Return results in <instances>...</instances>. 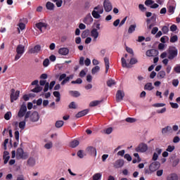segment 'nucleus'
Here are the masks:
<instances>
[{
    "label": "nucleus",
    "instance_id": "nucleus-1",
    "mask_svg": "<svg viewBox=\"0 0 180 180\" xmlns=\"http://www.w3.org/2000/svg\"><path fill=\"white\" fill-rule=\"evenodd\" d=\"M70 79H74V75H70L67 77V74L63 73L59 76L58 81L60 83V85H65V84H68V82H70Z\"/></svg>",
    "mask_w": 180,
    "mask_h": 180
},
{
    "label": "nucleus",
    "instance_id": "nucleus-2",
    "mask_svg": "<svg viewBox=\"0 0 180 180\" xmlns=\"http://www.w3.org/2000/svg\"><path fill=\"white\" fill-rule=\"evenodd\" d=\"M167 54L169 60H174L178 56V49L175 46H169L167 50Z\"/></svg>",
    "mask_w": 180,
    "mask_h": 180
},
{
    "label": "nucleus",
    "instance_id": "nucleus-3",
    "mask_svg": "<svg viewBox=\"0 0 180 180\" xmlns=\"http://www.w3.org/2000/svg\"><path fill=\"white\" fill-rule=\"evenodd\" d=\"M16 53L17 54L15 56V61H18V60H19V58H20V57H22L25 53V46L22 44L18 45L16 48Z\"/></svg>",
    "mask_w": 180,
    "mask_h": 180
},
{
    "label": "nucleus",
    "instance_id": "nucleus-4",
    "mask_svg": "<svg viewBox=\"0 0 180 180\" xmlns=\"http://www.w3.org/2000/svg\"><path fill=\"white\" fill-rule=\"evenodd\" d=\"M17 160H26L27 159V153H25L22 148H18L16 152Z\"/></svg>",
    "mask_w": 180,
    "mask_h": 180
},
{
    "label": "nucleus",
    "instance_id": "nucleus-5",
    "mask_svg": "<svg viewBox=\"0 0 180 180\" xmlns=\"http://www.w3.org/2000/svg\"><path fill=\"white\" fill-rule=\"evenodd\" d=\"M19 95H20V91L17 90L15 91V89H12L11 90V95H10L11 102L13 103L15 102V101H18V99H19Z\"/></svg>",
    "mask_w": 180,
    "mask_h": 180
},
{
    "label": "nucleus",
    "instance_id": "nucleus-6",
    "mask_svg": "<svg viewBox=\"0 0 180 180\" xmlns=\"http://www.w3.org/2000/svg\"><path fill=\"white\" fill-rule=\"evenodd\" d=\"M148 150V146L144 143H141L136 148V153H146Z\"/></svg>",
    "mask_w": 180,
    "mask_h": 180
},
{
    "label": "nucleus",
    "instance_id": "nucleus-7",
    "mask_svg": "<svg viewBox=\"0 0 180 180\" xmlns=\"http://www.w3.org/2000/svg\"><path fill=\"white\" fill-rule=\"evenodd\" d=\"M103 8L105 12H110L113 9V6L109 0H104L103 1Z\"/></svg>",
    "mask_w": 180,
    "mask_h": 180
},
{
    "label": "nucleus",
    "instance_id": "nucleus-8",
    "mask_svg": "<svg viewBox=\"0 0 180 180\" xmlns=\"http://www.w3.org/2000/svg\"><path fill=\"white\" fill-rule=\"evenodd\" d=\"M41 51V46L36 45L33 48H30L28 50V53L30 54H37V53H40Z\"/></svg>",
    "mask_w": 180,
    "mask_h": 180
},
{
    "label": "nucleus",
    "instance_id": "nucleus-9",
    "mask_svg": "<svg viewBox=\"0 0 180 180\" xmlns=\"http://www.w3.org/2000/svg\"><path fill=\"white\" fill-rule=\"evenodd\" d=\"M160 162H153L150 165L149 169L151 172H155V171L160 168Z\"/></svg>",
    "mask_w": 180,
    "mask_h": 180
},
{
    "label": "nucleus",
    "instance_id": "nucleus-10",
    "mask_svg": "<svg viewBox=\"0 0 180 180\" xmlns=\"http://www.w3.org/2000/svg\"><path fill=\"white\" fill-rule=\"evenodd\" d=\"M29 115H30V113H26L25 120L19 122L18 127L20 129V130H25V127H26V120L29 119Z\"/></svg>",
    "mask_w": 180,
    "mask_h": 180
},
{
    "label": "nucleus",
    "instance_id": "nucleus-11",
    "mask_svg": "<svg viewBox=\"0 0 180 180\" xmlns=\"http://www.w3.org/2000/svg\"><path fill=\"white\" fill-rule=\"evenodd\" d=\"M124 98V92L122 90H118L116 94V101L117 102H120L123 101Z\"/></svg>",
    "mask_w": 180,
    "mask_h": 180
},
{
    "label": "nucleus",
    "instance_id": "nucleus-12",
    "mask_svg": "<svg viewBox=\"0 0 180 180\" xmlns=\"http://www.w3.org/2000/svg\"><path fill=\"white\" fill-rule=\"evenodd\" d=\"M147 57H155L158 56V51L156 49H150L146 51Z\"/></svg>",
    "mask_w": 180,
    "mask_h": 180
},
{
    "label": "nucleus",
    "instance_id": "nucleus-13",
    "mask_svg": "<svg viewBox=\"0 0 180 180\" xmlns=\"http://www.w3.org/2000/svg\"><path fill=\"white\" fill-rule=\"evenodd\" d=\"M37 29H39V31L41 32H43V27L44 29H47V26H49V25L46 22H37L36 25H35Z\"/></svg>",
    "mask_w": 180,
    "mask_h": 180
},
{
    "label": "nucleus",
    "instance_id": "nucleus-14",
    "mask_svg": "<svg viewBox=\"0 0 180 180\" xmlns=\"http://www.w3.org/2000/svg\"><path fill=\"white\" fill-rule=\"evenodd\" d=\"M94 22V18H92V16L91 14L87 15L85 18L83 20V22L86 25H90V23H92Z\"/></svg>",
    "mask_w": 180,
    "mask_h": 180
},
{
    "label": "nucleus",
    "instance_id": "nucleus-15",
    "mask_svg": "<svg viewBox=\"0 0 180 180\" xmlns=\"http://www.w3.org/2000/svg\"><path fill=\"white\" fill-rule=\"evenodd\" d=\"M124 165V161L123 160H117L114 163V168H122Z\"/></svg>",
    "mask_w": 180,
    "mask_h": 180
},
{
    "label": "nucleus",
    "instance_id": "nucleus-16",
    "mask_svg": "<svg viewBox=\"0 0 180 180\" xmlns=\"http://www.w3.org/2000/svg\"><path fill=\"white\" fill-rule=\"evenodd\" d=\"M29 117H30L31 122H37L40 119V115L38 113H32L29 115Z\"/></svg>",
    "mask_w": 180,
    "mask_h": 180
},
{
    "label": "nucleus",
    "instance_id": "nucleus-17",
    "mask_svg": "<svg viewBox=\"0 0 180 180\" xmlns=\"http://www.w3.org/2000/svg\"><path fill=\"white\" fill-rule=\"evenodd\" d=\"M58 53L61 56H68V53H70V49H68V48H60L58 50Z\"/></svg>",
    "mask_w": 180,
    "mask_h": 180
},
{
    "label": "nucleus",
    "instance_id": "nucleus-18",
    "mask_svg": "<svg viewBox=\"0 0 180 180\" xmlns=\"http://www.w3.org/2000/svg\"><path fill=\"white\" fill-rule=\"evenodd\" d=\"M86 150L91 155H96V148L93 146H89L86 148Z\"/></svg>",
    "mask_w": 180,
    "mask_h": 180
},
{
    "label": "nucleus",
    "instance_id": "nucleus-19",
    "mask_svg": "<svg viewBox=\"0 0 180 180\" xmlns=\"http://www.w3.org/2000/svg\"><path fill=\"white\" fill-rule=\"evenodd\" d=\"M179 177L178 176V174L176 173H172L169 174L167 177V180H179Z\"/></svg>",
    "mask_w": 180,
    "mask_h": 180
},
{
    "label": "nucleus",
    "instance_id": "nucleus-20",
    "mask_svg": "<svg viewBox=\"0 0 180 180\" xmlns=\"http://www.w3.org/2000/svg\"><path fill=\"white\" fill-rule=\"evenodd\" d=\"M11 158V156H9V152L4 151V155H3V160H4V164H8V162L9 161Z\"/></svg>",
    "mask_w": 180,
    "mask_h": 180
},
{
    "label": "nucleus",
    "instance_id": "nucleus-21",
    "mask_svg": "<svg viewBox=\"0 0 180 180\" xmlns=\"http://www.w3.org/2000/svg\"><path fill=\"white\" fill-rule=\"evenodd\" d=\"M46 8L48 11H54L56 6L51 1H48L46 4Z\"/></svg>",
    "mask_w": 180,
    "mask_h": 180
},
{
    "label": "nucleus",
    "instance_id": "nucleus-22",
    "mask_svg": "<svg viewBox=\"0 0 180 180\" xmlns=\"http://www.w3.org/2000/svg\"><path fill=\"white\" fill-rule=\"evenodd\" d=\"M27 165L30 167H34V165H36V160L34 158H30L27 160Z\"/></svg>",
    "mask_w": 180,
    "mask_h": 180
},
{
    "label": "nucleus",
    "instance_id": "nucleus-23",
    "mask_svg": "<svg viewBox=\"0 0 180 180\" xmlns=\"http://www.w3.org/2000/svg\"><path fill=\"white\" fill-rule=\"evenodd\" d=\"M145 91H153L154 89V86H153V83L148 82L144 86Z\"/></svg>",
    "mask_w": 180,
    "mask_h": 180
},
{
    "label": "nucleus",
    "instance_id": "nucleus-24",
    "mask_svg": "<svg viewBox=\"0 0 180 180\" xmlns=\"http://www.w3.org/2000/svg\"><path fill=\"white\" fill-rule=\"evenodd\" d=\"M99 36V32H98V30L94 28L92 30H91V37H94V39H98Z\"/></svg>",
    "mask_w": 180,
    "mask_h": 180
},
{
    "label": "nucleus",
    "instance_id": "nucleus-25",
    "mask_svg": "<svg viewBox=\"0 0 180 180\" xmlns=\"http://www.w3.org/2000/svg\"><path fill=\"white\" fill-rule=\"evenodd\" d=\"M63 126H64V121L63 120H58L55 123V127H56V129H61Z\"/></svg>",
    "mask_w": 180,
    "mask_h": 180
},
{
    "label": "nucleus",
    "instance_id": "nucleus-26",
    "mask_svg": "<svg viewBox=\"0 0 180 180\" xmlns=\"http://www.w3.org/2000/svg\"><path fill=\"white\" fill-rule=\"evenodd\" d=\"M69 94L74 98H78V96H81V94L78 91H69Z\"/></svg>",
    "mask_w": 180,
    "mask_h": 180
},
{
    "label": "nucleus",
    "instance_id": "nucleus-27",
    "mask_svg": "<svg viewBox=\"0 0 180 180\" xmlns=\"http://www.w3.org/2000/svg\"><path fill=\"white\" fill-rule=\"evenodd\" d=\"M77 146H79V141L78 140H75L70 143V147L72 148H75Z\"/></svg>",
    "mask_w": 180,
    "mask_h": 180
},
{
    "label": "nucleus",
    "instance_id": "nucleus-28",
    "mask_svg": "<svg viewBox=\"0 0 180 180\" xmlns=\"http://www.w3.org/2000/svg\"><path fill=\"white\" fill-rule=\"evenodd\" d=\"M91 15L94 19H99L101 18V13H99L95 9L91 12Z\"/></svg>",
    "mask_w": 180,
    "mask_h": 180
},
{
    "label": "nucleus",
    "instance_id": "nucleus-29",
    "mask_svg": "<svg viewBox=\"0 0 180 180\" xmlns=\"http://www.w3.org/2000/svg\"><path fill=\"white\" fill-rule=\"evenodd\" d=\"M94 11H97L100 15H102L103 13V6L98 5L94 8Z\"/></svg>",
    "mask_w": 180,
    "mask_h": 180
},
{
    "label": "nucleus",
    "instance_id": "nucleus-30",
    "mask_svg": "<svg viewBox=\"0 0 180 180\" xmlns=\"http://www.w3.org/2000/svg\"><path fill=\"white\" fill-rule=\"evenodd\" d=\"M136 27H137V25H136V24L134 25H131L128 29V33L129 34H131V33H133V32H135L136 30Z\"/></svg>",
    "mask_w": 180,
    "mask_h": 180
},
{
    "label": "nucleus",
    "instance_id": "nucleus-31",
    "mask_svg": "<svg viewBox=\"0 0 180 180\" xmlns=\"http://www.w3.org/2000/svg\"><path fill=\"white\" fill-rule=\"evenodd\" d=\"M104 63L105 65V74H108V71H109V58H104Z\"/></svg>",
    "mask_w": 180,
    "mask_h": 180
},
{
    "label": "nucleus",
    "instance_id": "nucleus-32",
    "mask_svg": "<svg viewBox=\"0 0 180 180\" xmlns=\"http://www.w3.org/2000/svg\"><path fill=\"white\" fill-rule=\"evenodd\" d=\"M27 110V107L26 106V104H22L20 107V109L18 113H26Z\"/></svg>",
    "mask_w": 180,
    "mask_h": 180
},
{
    "label": "nucleus",
    "instance_id": "nucleus-33",
    "mask_svg": "<svg viewBox=\"0 0 180 180\" xmlns=\"http://www.w3.org/2000/svg\"><path fill=\"white\" fill-rule=\"evenodd\" d=\"M165 75H166L165 71L161 70L158 73L157 77L158 78L162 79V78H165Z\"/></svg>",
    "mask_w": 180,
    "mask_h": 180
},
{
    "label": "nucleus",
    "instance_id": "nucleus-34",
    "mask_svg": "<svg viewBox=\"0 0 180 180\" xmlns=\"http://www.w3.org/2000/svg\"><path fill=\"white\" fill-rule=\"evenodd\" d=\"M101 101H94L90 102L89 103V106L90 108H94V106H98V105H99V103H101Z\"/></svg>",
    "mask_w": 180,
    "mask_h": 180
},
{
    "label": "nucleus",
    "instance_id": "nucleus-35",
    "mask_svg": "<svg viewBox=\"0 0 180 180\" xmlns=\"http://www.w3.org/2000/svg\"><path fill=\"white\" fill-rule=\"evenodd\" d=\"M42 90H43V87H41L40 86H37V87L34 88L32 90V92H34L35 94H38V92H41Z\"/></svg>",
    "mask_w": 180,
    "mask_h": 180
},
{
    "label": "nucleus",
    "instance_id": "nucleus-36",
    "mask_svg": "<svg viewBox=\"0 0 180 180\" xmlns=\"http://www.w3.org/2000/svg\"><path fill=\"white\" fill-rule=\"evenodd\" d=\"M151 20H153V22H155V20H157V15H155V14H154L150 18H148L146 20L147 25H150V22H151Z\"/></svg>",
    "mask_w": 180,
    "mask_h": 180
},
{
    "label": "nucleus",
    "instance_id": "nucleus-37",
    "mask_svg": "<svg viewBox=\"0 0 180 180\" xmlns=\"http://www.w3.org/2000/svg\"><path fill=\"white\" fill-rule=\"evenodd\" d=\"M137 63H139V60H137V58H134L133 56H131L129 64H131V65H134V64H137Z\"/></svg>",
    "mask_w": 180,
    "mask_h": 180
},
{
    "label": "nucleus",
    "instance_id": "nucleus-38",
    "mask_svg": "<svg viewBox=\"0 0 180 180\" xmlns=\"http://www.w3.org/2000/svg\"><path fill=\"white\" fill-rule=\"evenodd\" d=\"M178 41V35H174L170 37V43H176Z\"/></svg>",
    "mask_w": 180,
    "mask_h": 180
},
{
    "label": "nucleus",
    "instance_id": "nucleus-39",
    "mask_svg": "<svg viewBox=\"0 0 180 180\" xmlns=\"http://www.w3.org/2000/svg\"><path fill=\"white\" fill-rule=\"evenodd\" d=\"M107 85L110 87L113 85H116V82H115V80L110 79L108 81H107Z\"/></svg>",
    "mask_w": 180,
    "mask_h": 180
},
{
    "label": "nucleus",
    "instance_id": "nucleus-40",
    "mask_svg": "<svg viewBox=\"0 0 180 180\" xmlns=\"http://www.w3.org/2000/svg\"><path fill=\"white\" fill-rule=\"evenodd\" d=\"M162 32L163 34H167L169 32V28L167 25H165L162 27Z\"/></svg>",
    "mask_w": 180,
    "mask_h": 180
},
{
    "label": "nucleus",
    "instance_id": "nucleus-41",
    "mask_svg": "<svg viewBox=\"0 0 180 180\" xmlns=\"http://www.w3.org/2000/svg\"><path fill=\"white\" fill-rule=\"evenodd\" d=\"M99 70H101V68L99 66L96 65L92 68L91 73L93 75L96 74V72H98L99 71Z\"/></svg>",
    "mask_w": 180,
    "mask_h": 180
},
{
    "label": "nucleus",
    "instance_id": "nucleus-42",
    "mask_svg": "<svg viewBox=\"0 0 180 180\" xmlns=\"http://www.w3.org/2000/svg\"><path fill=\"white\" fill-rule=\"evenodd\" d=\"M121 63L123 68H126V67L129 68V66L127 65V63L126 62V59H124V58H121Z\"/></svg>",
    "mask_w": 180,
    "mask_h": 180
},
{
    "label": "nucleus",
    "instance_id": "nucleus-43",
    "mask_svg": "<svg viewBox=\"0 0 180 180\" xmlns=\"http://www.w3.org/2000/svg\"><path fill=\"white\" fill-rule=\"evenodd\" d=\"M102 177V174L96 173L93 176V180H99Z\"/></svg>",
    "mask_w": 180,
    "mask_h": 180
},
{
    "label": "nucleus",
    "instance_id": "nucleus-44",
    "mask_svg": "<svg viewBox=\"0 0 180 180\" xmlns=\"http://www.w3.org/2000/svg\"><path fill=\"white\" fill-rule=\"evenodd\" d=\"M44 148H46V150H50V148H53V143L49 142L44 145Z\"/></svg>",
    "mask_w": 180,
    "mask_h": 180
},
{
    "label": "nucleus",
    "instance_id": "nucleus-45",
    "mask_svg": "<svg viewBox=\"0 0 180 180\" xmlns=\"http://www.w3.org/2000/svg\"><path fill=\"white\" fill-rule=\"evenodd\" d=\"M174 150H175V146L169 145L167 146L166 151H167L168 153H172V151H174Z\"/></svg>",
    "mask_w": 180,
    "mask_h": 180
},
{
    "label": "nucleus",
    "instance_id": "nucleus-46",
    "mask_svg": "<svg viewBox=\"0 0 180 180\" xmlns=\"http://www.w3.org/2000/svg\"><path fill=\"white\" fill-rule=\"evenodd\" d=\"M126 51H127V53H129V54L131 55V57H134V52L133 51L132 49H131L129 47H127Z\"/></svg>",
    "mask_w": 180,
    "mask_h": 180
},
{
    "label": "nucleus",
    "instance_id": "nucleus-47",
    "mask_svg": "<svg viewBox=\"0 0 180 180\" xmlns=\"http://www.w3.org/2000/svg\"><path fill=\"white\" fill-rule=\"evenodd\" d=\"M112 131H113V128L112 127L107 128L104 130V133H105V134H110Z\"/></svg>",
    "mask_w": 180,
    "mask_h": 180
},
{
    "label": "nucleus",
    "instance_id": "nucleus-48",
    "mask_svg": "<svg viewBox=\"0 0 180 180\" xmlns=\"http://www.w3.org/2000/svg\"><path fill=\"white\" fill-rule=\"evenodd\" d=\"M126 122H127V123H134V122H136V119L133 117H127L126 118Z\"/></svg>",
    "mask_w": 180,
    "mask_h": 180
},
{
    "label": "nucleus",
    "instance_id": "nucleus-49",
    "mask_svg": "<svg viewBox=\"0 0 180 180\" xmlns=\"http://www.w3.org/2000/svg\"><path fill=\"white\" fill-rule=\"evenodd\" d=\"M82 82V79L78 78L75 81H72L71 84H81Z\"/></svg>",
    "mask_w": 180,
    "mask_h": 180
},
{
    "label": "nucleus",
    "instance_id": "nucleus-50",
    "mask_svg": "<svg viewBox=\"0 0 180 180\" xmlns=\"http://www.w3.org/2000/svg\"><path fill=\"white\" fill-rule=\"evenodd\" d=\"M153 4H154V1L153 0H146L145 1V5L146 6H150V5H153Z\"/></svg>",
    "mask_w": 180,
    "mask_h": 180
},
{
    "label": "nucleus",
    "instance_id": "nucleus-51",
    "mask_svg": "<svg viewBox=\"0 0 180 180\" xmlns=\"http://www.w3.org/2000/svg\"><path fill=\"white\" fill-rule=\"evenodd\" d=\"M49 64H50V60L49 58H46L43 62L44 67H49Z\"/></svg>",
    "mask_w": 180,
    "mask_h": 180
},
{
    "label": "nucleus",
    "instance_id": "nucleus-52",
    "mask_svg": "<svg viewBox=\"0 0 180 180\" xmlns=\"http://www.w3.org/2000/svg\"><path fill=\"white\" fill-rule=\"evenodd\" d=\"M70 109H77V105H75V102L72 101L69 105Z\"/></svg>",
    "mask_w": 180,
    "mask_h": 180
},
{
    "label": "nucleus",
    "instance_id": "nucleus-53",
    "mask_svg": "<svg viewBox=\"0 0 180 180\" xmlns=\"http://www.w3.org/2000/svg\"><path fill=\"white\" fill-rule=\"evenodd\" d=\"M56 5L57 8H61V6H63V0H58V1H56Z\"/></svg>",
    "mask_w": 180,
    "mask_h": 180
},
{
    "label": "nucleus",
    "instance_id": "nucleus-54",
    "mask_svg": "<svg viewBox=\"0 0 180 180\" xmlns=\"http://www.w3.org/2000/svg\"><path fill=\"white\" fill-rule=\"evenodd\" d=\"M177 30H178V27H176V25L174 24V25H171V27H170L171 32H176Z\"/></svg>",
    "mask_w": 180,
    "mask_h": 180
},
{
    "label": "nucleus",
    "instance_id": "nucleus-55",
    "mask_svg": "<svg viewBox=\"0 0 180 180\" xmlns=\"http://www.w3.org/2000/svg\"><path fill=\"white\" fill-rule=\"evenodd\" d=\"M168 12L169 13H174V12H175V8H174L173 6H169L168 8Z\"/></svg>",
    "mask_w": 180,
    "mask_h": 180
},
{
    "label": "nucleus",
    "instance_id": "nucleus-56",
    "mask_svg": "<svg viewBox=\"0 0 180 180\" xmlns=\"http://www.w3.org/2000/svg\"><path fill=\"white\" fill-rule=\"evenodd\" d=\"M170 105L173 109H178V108H179V105H178L176 103H170Z\"/></svg>",
    "mask_w": 180,
    "mask_h": 180
},
{
    "label": "nucleus",
    "instance_id": "nucleus-57",
    "mask_svg": "<svg viewBox=\"0 0 180 180\" xmlns=\"http://www.w3.org/2000/svg\"><path fill=\"white\" fill-rule=\"evenodd\" d=\"M124 158H125V160H127V161H131V156L129 154H125L124 155Z\"/></svg>",
    "mask_w": 180,
    "mask_h": 180
},
{
    "label": "nucleus",
    "instance_id": "nucleus-58",
    "mask_svg": "<svg viewBox=\"0 0 180 180\" xmlns=\"http://www.w3.org/2000/svg\"><path fill=\"white\" fill-rule=\"evenodd\" d=\"M19 131H15L14 133L15 139L18 142L19 141Z\"/></svg>",
    "mask_w": 180,
    "mask_h": 180
},
{
    "label": "nucleus",
    "instance_id": "nucleus-59",
    "mask_svg": "<svg viewBox=\"0 0 180 180\" xmlns=\"http://www.w3.org/2000/svg\"><path fill=\"white\" fill-rule=\"evenodd\" d=\"M12 117V115L11 113H6L4 115V119L6 120H9Z\"/></svg>",
    "mask_w": 180,
    "mask_h": 180
},
{
    "label": "nucleus",
    "instance_id": "nucleus-60",
    "mask_svg": "<svg viewBox=\"0 0 180 180\" xmlns=\"http://www.w3.org/2000/svg\"><path fill=\"white\" fill-rule=\"evenodd\" d=\"M179 164V159L177 158L173 161L172 167H176Z\"/></svg>",
    "mask_w": 180,
    "mask_h": 180
},
{
    "label": "nucleus",
    "instance_id": "nucleus-61",
    "mask_svg": "<svg viewBox=\"0 0 180 180\" xmlns=\"http://www.w3.org/2000/svg\"><path fill=\"white\" fill-rule=\"evenodd\" d=\"M158 32V27H155L152 29L151 34H157V32Z\"/></svg>",
    "mask_w": 180,
    "mask_h": 180
},
{
    "label": "nucleus",
    "instance_id": "nucleus-62",
    "mask_svg": "<svg viewBox=\"0 0 180 180\" xmlns=\"http://www.w3.org/2000/svg\"><path fill=\"white\" fill-rule=\"evenodd\" d=\"M152 160H153V161H157V160H158V155L157 153H153Z\"/></svg>",
    "mask_w": 180,
    "mask_h": 180
},
{
    "label": "nucleus",
    "instance_id": "nucleus-63",
    "mask_svg": "<svg viewBox=\"0 0 180 180\" xmlns=\"http://www.w3.org/2000/svg\"><path fill=\"white\" fill-rule=\"evenodd\" d=\"M180 142V138L179 136H174L173 139V143H179Z\"/></svg>",
    "mask_w": 180,
    "mask_h": 180
},
{
    "label": "nucleus",
    "instance_id": "nucleus-64",
    "mask_svg": "<svg viewBox=\"0 0 180 180\" xmlns=\"http://www.w3.org/2000/svg\"><path fill=\"white\" fill-rule=\"evenodd\" d=\"M174 70L175 72H176L177 74H180V65L174 67Z\"/></svg>",
    "mask_w": 180,
    "mask_h": 180
}]
</instances>
